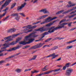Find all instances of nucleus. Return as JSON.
<instances>
[{"label":"nucleus","instance_id":"obj_38","mask_svg":"<svg viewBox=\"0 0 76 76\" xmlns=\"http://www.w3.org/2000/svg\"><path fill=\"white\" fill-rule=\"evenodd\" d=\"M52 39V38H50L49 39H48L47 40H46L45 41V42H48V41H50Z\"/></svg>","mask_w":76,"mask_h":76},{"label":"nucleus","instance_id":"obj_48","mask_svg":"<svg viewBox=\"0 0 76 76\" xmlns=\"http://www.w3.org/2000/svg\"><path fill=\"white\" fill-rule=\"evenodd\" d=\"M37 26L35 25L31 27V29H34V28H37Z\"/></svg>","mask_w":76,"mask_h":76},{"label":"nucleus","instance_id":"obj_34","mask_svg":"<svg viewBox=\"0 0 76 76\" xmlns=\"http://www.w3.org/2000/svg\"><path fill=\"white\" fill-rule=\"evenodd\" d=\"M20 18V17L18 16L16 17H15V19H16V20H17L19 21V20Z\"/></svg>","mask_w":76,"mask_h":76},{"label":"nucleus","instance_id":"obj_28","mask_svg":"<svg viewBox=\"0 0 76 76\" xmlns=\"http://www.w3.org/2000/svg\"><path fill=\"white\" fill-rule=\"evenodd\" d=\"M38 1V0H34H34H32L31 2V3H32L33 4H35V3H37Z\"/></svg>","mask_w":76,"mask_h":76},{"label":"nucleus","instance_id":"obj_2","mask_svg":"<svg viewBox=\"0 0 76 76\" xmlns=\"http://www.w3.org/2000/svg\"><path fill=\"white\" fill-rule=\"evenodd\" d=\"M23 28H24L25 29L23 30L24 32L23 33V34H28V32H30L33 30L32 29L29 30V29H32V26L31 25H28L26 26L23 27Z\"/></svg>","mask_w":76,"mask_h":76},{"label":"nucleus","instance_id":"obj_9","mask_svg":"<svg viewBox=\"0 0 76 76\" xmlns=\"http://www.w3.org/2000/svg\"><path fill=\"white\" fill-rule=\"evenodd\" d=\"M26 4V2H24V4H22L21 6L18 7L17 10L18 11H20V10H21L23 9V8L24 7H25V5Z\"/></svg>","mask_w":76,"mask_h":76},{"label":"nucleus","instance_id":"obj_8","mask_svg":"<svg viewBox=\"0 0 76 76\" xmlns=\"http://www.w3.org/2000/svg\"><path fill=\"white\" fill-rule=\"evenodd\" d=\"M43 28H41L39 29H35V31H40L41 32H43L44 31H47L48 30V28H45L44 29H43Z\"/></svg>","mask_w":76,"mask_h":76},{"label":"nucleus","instance_id":"obj_16","mask_svg":"<svg viewBox=\"0 0 76 76\" xmlns=\"http://www.w3.org/2000/svg\"><path fill=\"white\" fill-rule=\"evenodd\" d=\"M50 55H51V57H53L52 58V59L55 58L56 57H57L58 56V54L56 55V53H54L50 54Z\"/></svg>","mask_w":76,"mask_h":76},{"label":"nucleus","instance_id":"obj_52","mask_svg":"<svg viewBox=\"0 0 76 76\" xmlns=\"http://www.w3.org/2000/svg\"><path fill=\"white\" fill-rule=\"evenodd\" d=\"M53 48L54 50H56V49H57L58 48V47L55 46V47H53Z\"/></svg>","mask_w":76,"mask_h":76},{"label":"nucleus","instance_id":"obj_60","mask_svg":"<svg viewBox=\"0 0 76 76\" xmlns=\"http://www.w3.org/2000/svg\"><path fill=\"white\" fill-rule=\"evenodd\" d=\"M51 57V56L50 55H48V56L46 57V58H48L49 57Z\"/></svg>","mask_w":76,"mask_h":76},{"label":"nucleus","instance_id":"obj_64","mask_svg":"<svg viewBox=\"0 0 76 76\" xmlns=\"http://www.w3.org/2000/svg\"><path fill=\"white\" fill-rule=\"evenodd\" d=\"M53 50H54V48H51L50 49L49 51H53Z\"/></svg>","mask_w":76,"mask_h":76},{"label":"nucleus","instance_id":"obj_49","mask_svg":"<svg viewBox=\"0 0 76 76\" xmlns=\"http://www.w3.org/2000/svg\"><path fill=\"white\" fill-rule=\"evenodd\" d=\"M64 38H60L59 37H57V39H59V40H61V39H64Z\"/></svg>","mask_w":76,"mask_h":76},{"label":"nucleus","instance_id":"obj_39","mask_svg":"<svg viewBox=\"0 0 76 76\" xmlns=\"http://www.w3.org/2000/svg\"><path fill=\"white\" fill-rule=\"evenodd\" d=\"M61 70V68H59L58 69H55L54 70V72H58V71H60Z\"/></svg>","mask_w":76,"mask_h":76},{"label":"nucleus","instance_id":"obj_12","mask_svg":"<svg viewBox=\"0 0 76 76\" xmlns=\"http://www.w3.org/2000/svg\"><path fill=\"white\" fill-rule=\"evenodd\" d=\"M75 9H76V6L73 7L72 9L71 10H70L66 11H65V12H64L63 13V14H66V13H69V12H70L71 11H72V10H75Z\"/></svg>","mask_w":76,"mask_h":76},{"label":"nucleus","instance_id":"obj_13","mask_svg":"<svg viewBox=\"0 0 76 76\" xmlns=\"http://www.w3.org/2000/svg\"><path fill=\"white\" fill-rule=\"evenodd\" d=\"M64 26L63 24L62 23L60 25H58V26L56 28V29L57 30V29H61V28H64Z\"/></svg>","mask_w":76,"mask_h":76},{"label":"nucleus","instance_id":"obj_3","mask_svg":"<svg viewBox=\"0 0 76 76\" xmlns=\"http://www.w3.org/2000/svg\"><path fill=\"white\" fill-rule=\"evenodd\" d=\"M46 28H48V30H47V31L49 30L48 32L49 33H50V34H51V33L54 32L55 30H57V29H56V28H55V26L52 27L50 28L48 27H47Z\"/></svg>","mask_w":76,"mask_h":76},{"label":"nucleus","instance_id":"obj_27","mask_svg":"<svg viewBox=\"0 0 76 76\" xmlns=\"http://www.w3.org/2000/svg\"><path fill=\"white\" fill-rule=\"evenodd\" d=\"M71 64L70 63H67L65 65V66L66 67H69V65Z\"/></svg>","mask_w":76,"mask_h":76},{"label":"nucleus","instance_id":"obj_14","mask_svg":"<svg viewBox=\"0 0 76 76\" xmlns=\"http://www.w3.org/2000/svg\"><path fill=\"white\" fill-rule=\"evenodd\" d=\"M52 20H53L51 18V17H48L47 18V19H45V21L46 23L50 22H51V21H52Z\"/></svg>","mask_w":76,"mask_h":76},{"label":"nucleus","instance_id":"obj_43","mask_svg":"<svg viewBox=\"0 0 76 76\" xmlns=\"http://www.w3.org/2000/svg\"><path fill=\"white\" fill-rule=\"evenodd\" d=\"M43 36L42 37L39 39V41H43L44 40V39H43V38L45 37V36Z\"/></svg>","mask_w":76,"mask_h":76},{"label":"nucleus","instance_id":"obj_19","mask_svg":"<svg viewBox=\"0 0 76 76\" xmlns=\"http://www.w3.org/2000/svg\"><path fill=\"white\" fill-rule=\"evenodd\" d=\"M15 72L19 73H20L22 72V69L19 68H17L15 69Z\"/></svg>","mask_w":76,"mask_h":76},{"label":"nucleus","instance_id":"obj_44","mask_svg":"<svg viewBox=\"0 0 76 76\" xmlns=\"http://www.w3.org/2000/svg\"><path fill=\"white\" fill-rule=\"evenodd\" d=\"M15 57V56L13 55V56L9 57V58H6V60L7 59H9V58H13V57Z\"/></svg>","mask_w":76,"mask_h":76},{"label":"nucleus","instance_id":"obj_31","mask_svg":"<svg viewBox=\"0 0 76 76\" xmlns=\"http://www.w3.org/2000/svg\"><path fill=\"white\" fill-rule=\"evenodd\" d=\"M19 15H20L21 16H23V17H25L26 16V15L23 13H19Z\"/></svg>","mask_w":76,"mask_h":76},{"label":"nucleus","instance_id":"obj_17","mask_svg":"<svg viewBox=\"0 0 76 76\" xmlns=\"http://www.w3.org/2000/svg\"><path fill=\"white\" fill-rule=\"evenodd\" d=\"M44 44H45V43H40L37 45L38 48H39L42 47V45H43Z\"/></svg>","mask_w":76,"mask_h":76},{"label":"nucleus","instance_id":"obj_25","mask_svg":"<svg viewBox=\"0 0 76 76\" xmlns=\"http://www.w3.org/2000/svg\"><path fill=\"white\" fill-rule=\"evenodd\" d=\"M76 14H75L73 15H72L71 16H70L69 15H67L68 17L69 18H73L74 16H76Z\"/></svg>","mask_w":76,"mask_h":76},{"label":"nucleus","instance_id":"obj_29","mask_svg":"<svg viewBox=\"0 0 76 76\" xmlns=\"http://www.w3.org/2000/svg\"><path fill=\"white\" fill-rule=\"evenodd\" d=\"M51 25H53V24H52V23H50L46 24V27H48L49 26H51Z\"/></svg>","mask_w":76,"mask_h":76},{"label":"nucleus","instance_id":"obj_6","mask_svg":"<svg viewBox=\"0 0 76 76\" xmlns=\"http://www.w3.org/2000/svg\"><path fill=\"white\" fill-rule=\"evenodd\" d=\"M73 70L72 69H68L66 71V75L67 76H70V74L72 72H73Z\"/></svg>","mask_w":76,"mask_h":76},{"label":"nucleus","instance_id":"obj_40","mask_svg":"<svg viewBox=\"0 0 76 76\" xmlns=\"http://www.w3.org/2000/svg\"><path fill=\"white\" fill-rule=\"evenodd\" d=\"M72 42H73V40L69 42H66V43L67 44H71V43H72Z\"/></svg>","mask_w":76,"mask_h":76},{"label":"nucleus","instance_id":"obj_56","mask_svg":"<svg viewBox=\"0 0 76 76\" xmlns=\"http://www.w3.org/2000/svg\"><path fill=\"white\" fill-rule=\"evenodd\" d=\"M68 26L69 27H71L72 26V25H71L69 23H68Z\"/></svg>","mask_w":76,"mask_h":76},{"label":"nucleus","instance_id":"obj_53","mask_svg":"<svg viewBox=\"0 0 76 76\" xmlns=\"http://www.w3.org/2000/svg\"><path fill=\"white\" fill-rule=\"evenodd\" d=\"M20 54V53H16V54H15V55H14L15 57V56H19V54Z\"/></svg>","mask_w":76,"mask_h":76},{"label":"nucleus","instance_id":"obj_55","mask_svg":"<svg viewBox=\"0 0 76 76\" xmlns=\"http://www.w3.org/2000/svg\"><path fill=\"white\" fill-rule=\"evenodd\" d=\"M62 69L64 70H65L66 69V66H64L62 68Z\"/></svg>","mask_w":76,"mask_h":76},{"label":"nucleus","instance_id":"obj_58","mask_svg":"<svg viewBox=\"0 0 76 76\" xmlns=\"http://www.w3.org/2000/svg\"><path fill=\"white\" fill-rule=\"evenodd\" d=\"M57 22V20H55L53 21H52L51 23H52V24H53V23H55V22Z\"/></svg>","mask_w":76,"mask_h":76},{"label":"nucleus","instance_id":"obj_11","mask_svg":"<svg viewBox=\"0 0 76 76\" xmlns=\"http://www.w3.org/2000/svg\"><path fill=\"white\" fill-rule=\"evenodd\" d=\"M16 31V30L15 28H12L8 30L7 31V33H10V32H11V33L12 32H15Z\"/></svg>","mask_w":76,"mask_h":76},{"label":"nucleus","instance_id":"obj_54","mask_svg":"<svg viewBox=\"0 0 76 76\" xmlns=\"http://www.w3.org/2000/svg\"><path fill=\"white\" fill-rule=\"evenodd\" d=\"M45 23H47V22L45 21H45H44L42 22V23H41L40 24H41V25H42L43 24H45Z\"/></svg>","mask_w":76,"mask_h":76},{"label":"nucleus","instance_id":"obj_20","mask_svg":"<svg viewBox=\"0 0 76 76\" xmlns=\"http://www.w3.org/2000/svg\"><path fill=\"white\" fill-rule=\"evenodd\" d=\"M11 0H7L5 3V6H7L9 4L10 2H11Z\"/></svg>","mask_w":76,"mask_h":76},{"label":"nucleus","instance_id":"obj_57","mask_svg":"<svg viewBox=\"0 0 76 76\" xmlns=\"http://www.w3.org/2000/svg\"><path fill=\"white\" fill-rule=\"evenodd\" d=\"M2 17H4V16L3 15L0 14V19H1L2 18Z\"/></svg>","mask_w":76,"mask_h":76},{"label":"nucleus","instance_id":"obj_51","mask_svg":"<svg viewBox=\"0 0 76 76\" xmlns=\"http://www.w3.org/2000/svg\"><path fill=\"white\" fill-rule=\"evenodd\" d=\"M12 51H13V50H17L16 47H14L12 48Z\"/></svg>","mask_w":76,"mask_h":76},{"label":"nucleus","instance_id":"obj_10","mask_svg":"<svg viewBox=\"0 0 76 76\" xmlns=\"http://www.w3.org/2000/svg\"><path fill=\"white\" fill-rule=\"evenodd\" d=\"M69 4L67 5L66 6L67 7H73V6H75V4H73L71 2L69 1L68 2Z\"/></svg>","mask_w":76,"mask_h":76},{"label":"nucleus","instance_id":"obj_42","mask_svg":"<svg viewBox=\"0 0 76 76\" xmlns=\"http://www.w3.org/2000/svg\"><path fill=\"white\" fill-rule=\"evenodd\" d=\"M9 18V16H8L7 17H6L5 18L3 19L2 20H3V21H5V20H6V19H7V18Z\"/></svg>","mask_w":76,"mask_h":76},{"label":"nucleus","instance_id":"obj_63","mask_svg":"<svg viewBox=\"0 0 76 76\" xmlns=\"http://www.w3.org/2000/svg\"><path fill=\"white\" fill-rule=\"evenodd\" d=\"M12 51V49L11 48L10 49H9V50H7V51Z\"/></svg>","mask_w":76,"mask_h":76},{"label":"nucleus","instance_id":"obj_37","mask_svg":"<svg viewBox=\"0 0 76 76\" xmlns=\"http://www.w3.org/2000/svg\"><path fill=\"white\" fill-rule=\"evenodd\" d=\"M37 57V55H35L33 56L32 58H33V60H36Z\"/></svg>","mask_w":76,"mask_h":76},{"label":"nucleus","instance_id":"obj_46","mask_svg":"<svg viewBox=\"0 0 76 76\" xmlns=\"http://www.w3.org/2000/svg\"><path fill=\"white\" fill-rule=\"evenodd\" d=\"M7 50L5 49H4V50H0V53H2V52H3V51H5Z\"/></svg>","mask_w":76,"mask_h":76},{"label":"nucleus","instance_id":"obj_41","mask_svg":"<svg viewBox=\"0 0 76 76\" xmlns=\"http://www.w3.org/2000/svg\"><path fill=\"white\" fill-rule=\"evenodd\" d=\"M5 62V61L2 60L1 61H0V65H1V64H2V63H4Z\"/></svg>","mask_w":76,"mask_h":76},{"label":"nucleus","instance_id":"obj_50","mask_svg":"<svg viewBox=\"0 0 76 76\" xmlns=\"http://www.w3.org/2000/svg\"><path fill=\"white\" fill-rule=\"evenodd\" d=\"M8 9H9V7H7L5 9L3 10L2 12H4V11H7Z\"/></svg>","mask_w":76,"mask_h":76},{"label":"nucleus","instance_id":"obj_5","mask_svg":"<svg viewBox=\"0 0 76 76\" xmlns=\"http://www.w3.org/2000/svg\"><path fill=\"white\" fill-rule=\"evenodd\" d=\"M12 37V36H9L4 37V40L6 41L5 42H9L10 41H13L12 38H10Z\"/></svg>","mask_w":76,"mask_h":76},{"label":"nucleus","instance_id":"obj_61","mask_svg":"<svg viewBox=\"0 0 76 76\" xmlns=\"http://www.w3.org/2000/svg\"><path fill=\"white\" fill-rule=\"evenodd\" d=\"M57 17H54L53 18H52V20H54V19H57Z\"/></svg>","mask_w":76,"mask_h":76},{"label":"nucleus","instance_id":"obj_59","mask_svg":"<svg viewBox=\"0 0 76 76\" xmlns=\"http://www.w3.org/2000/svg\"><path fill=\"white\" fill-rule=\"evenodd\" d=\"M61 60V58H60L56 60V61H60Z\"/></svg>","mask_w":76,"mask_h":76},{"label":"nucleus","instance_id":"obj_26","mask_svg":"<svg viewBox=\"0 0 76 76\" xmlns=\"http://www.w3.org/2000/svg\"><path fill=\"white\" fill-rule=\"evenodd\" d=\"M31 72L32 74H34V73H38L39 72V70H34V71H31Z\"/></svg>","mask_w":76,"mask_h":76},{"label":"nucleus","instance_id":"obj_36","mask_svg":"<svg viewBox=\"0 0 76 76\" xmlns=\"http://www.w3.org/2000/svg\"><path fill=\"white\" fill-rule=\"evenodd\" d=\"M22 47V45H18L16 47V48L17 49H19L20 48Z\"/></svg>","mask_w":76,"mask_h":76},{"label":"nucleus","instance_id":"obj_24","mask_svg":"<svg viewBox=\"0 0 76 76\" xmlns=\"http://www.w3.org/2000/svg\"><path fill=\"white\" fill-rule=\"evenodd\" d=\"M72 48H73V46H69L66 47V48H65V49L66 50H69V49H70Z\"/></svg>","mask_w":76,"mask_h":76},{"label":"nucleus","instance_id":"obj_23","mask_svg":"<svg viewBox=\"0 0 76 76\" xmlns=\"http://www.w3.org/2000/svg\"><path fill=\"white\" fill-rule=\"evenodd\" d=\"M64 10H63L56 12V15H59V14H61V13L64 12Z\"/></svg>","mask_w":76,"mask_h":76},{"label":"nucleus","instance_id":"obj_15","mask_svg":"<svg viewBox=\"0 0 76 76\" xmlns=\"http://www.w3.org/2000/svg\"><path fill=\"white\" fill-rule=\"evenodd\" d=\"M48 16V15H43L41 17H39V18L37 19V20H40L41 19H44V18H45L46 17Z\"/></svg>","mask_w":76,"mask_h":76},{"label":"nucleus","instance_id":"obj_1","mask_svg":"<svg viewBox=\"0 0 76 76\" xmlns=\"http://www.w3.org/2000/svg\"><path fill=\"white\" fill-rule=\"evenodd\" d=\"M38 36V35L35 34L34 33H33L29 34L28 36H26L25 38L24 41L19 42L20 44H22L23 45H25L26 44H30L32 42L35 40V39L32 38H36Z\"/></svg>","mask_w":76,"mask_h":76},{"label":"nucleus","instance_id":"obj_7","mask_svg":"<svg viewBox=\"0 0 76 76\" xmlns=\"http://www.w3.org/2000/svg\"><path fill=\"white\" fill-rule=\"evenodd\" d=\"M39 12H43L44 14H50V12L48 10H47V9L45 8L44 9H42L41 10L39 11Z\"/></svg>","mask_w":76,"mask_h":76},{"label":"nucleus","instance_id":"obj_62","mask_svg":"<svg viewBox=\"0 0 76 76\" xmlns=\"http://www.w3.org/2000/svg\"><path fill=\"white\" fill-rule=\"evenodd\" d=\"M6 13H7V11H6L2 15L4 16L5 15H6Z\"/></svg>","mask_w":76,"mask_h":76},{"label":"nucleus","instance_id":"obj_47","mask_svg":"<svg viewBox=\"0 0 76 76\" xmlns=\"http://www.w3.org/2000/svg\"><path fill=\"white\" fill-rule=\"evenodd\" d=\"M30 46L29 45H27V46H26L24 47V48H23V49H25V48H28L29 47H30Z\"/></svg>","mask_w":76,"mask_h":76},{"label":"nucleus","instance_id":"obj_18","mask_svg":"<svg viewBox=\"0 0 76 76\" xmlns=\"http://www.w3.org/2000/svg\"><path fill=\"white\" fill-rule=\"evenodd\" d=\"M22 34H23V33H21L18 34H13L12 35V36H11L12 38L13 39V38H15V37H18V35H19Z\"/></svg>","mask_w":76,"mask_h":76},{"label":"nucleus","instance_id":"obj_45","mask_svg":"<svg viewBox=\"0 0 76 76\" xmlns=\"http://www.w3.org/2000/svg\"><path fill=\"white\" fill-rule=\"evenodd\" d=\"M31 70V69H26L24 70V72H28V71H30Z\"/></svg>","mask_w":76,"mask_h":76},{"label":"nucleus","instance_id":"obj_35","mask_svg":"<svg viewBox=\"0 0 76 76\" xmlns=\"http://www.w3.org/2000/svg\"><path fill=\"white\" fill-rule=\"evenodd\" d=\"M21 39H22V38L18 37L17 39L16 42H18L19 41H21Z\"/></svg>","mask_w":76,"mask_h":76},{"label":"nucleus","instance_id":"obj_33","mask_svg":"<svg viewBox=\"0 0 76 76\" xmlns=\"http://www.w3.org/2000/svg\"><path fill=\"white\" fill-rule=\"evenodd\" d=\"M18 15H19V14L18 13H15L12 14L11 16H18Z\"/></svg>","mask_w":76,"mask_h":76},{"label":"nucleus","instance_id":"obj_21","mask_svg":"<svg viewBox=\"0 0 76 76\" xmlns=\"http://www.w3.org/2000/svg\"><path fill=\"white\" fill-rule=\"evenodd\" d=\"M38 48V47H37V45H35L31 47L29 49V50H31V49H33V50H35Z\"/></svg>","mask_w":76,"mask_h":76},{"label":"nucleus","instance_id":"obj_4","mask_svg":"<svg viewBox=\"0 0 76 76\" xmlns=\"http://www.w3.org/2000/svg\"><path fill=\"white\" fill-rule=\"evenodd\" d=\"M15 44H16V42H12L8 44L5 43L3 45V46L4 47H5V48H7V47H9L10 45H14Z\"/></svg>","mask_w":76,"mask_h":76},{"label":"nucleus","instance_id":"obj_22","mask_svg":"<svg viewBox=\"0 0 76 76\" xmlns=\"http://www.w3.org/2000/svg\"><path fill=\"white\" fill-rule=\"evenodd\" d=\"M16 3H15L13 4L11 6V9H13L15 7V6H16Z\"/></svg>","mask_w":76,"mask_h":76},{"label":"nucleus","instance_id":"obj_30","mask_svg":"<svg viewBox=\"0 0 76 76\" xmlns=\"http://www.w3.org/2000/svg\"><path fill=\"white\" fill-rule=\"evenodd\" d=\"M48 34H49V32L48 31V32H45V33L42 34V36H45V35H48Z\"/></svg>","mask_w":76,"mask_h":76},{"label":"nucleus","instance_id":"obj_32","mask_svg":"<svg viewBox=\"0 0 76 76\" xmlns=\"http://www.w3.org/2000/svg\"><path fill=\"white\" fill-rule=\"evenodd\" d=\"M66 19H63L59 23V25H60V24H61V23H63V22H65V21H66Z\"/></svg>","mask_w":76,"mask_h":76}]
</instances>
